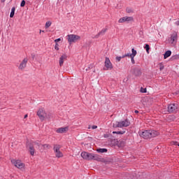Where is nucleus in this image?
Listing matches in <instances>:
<instances>
[{
    "instance_id": "1",
    "label": "nucleus",
    "mask_w": 179,
    "mask_h": 179,
    "mask_svg": "<svg viewBox=\"0 0 179 179\" xmlns=\"http://www.w3.org/2000/svg\"><path fill=\"white\" fill-rule=\"evenodd\" d=\"M80 156L84 160H96V162H100V160H101L100 155L85 151L81 152Z\"/></svg>"
},
{
    "instance_id": "2",
    "label": "nucleus",
    "mask_w": 179,
    "mask_h": 179,
    "mask_svg": "<svg viewBox=\"0 0 179 179\" xmlns=\"http://www.w3.org/2000/svg\"><path fill=\"white\" fill-rule=\"evenodd\" d=\"M131 125V122L128 120L115 121L113 123V128H127Z\"/></svg>"
},
{
    "instance_id": "3",
    "label": "nucleus",
    "mask_w": 179,
    "mask_h": 179,
    "mask_svg": "<svg viewBox=\"0 0 179 179\" xmlns=\"http://www.w3.org/2000/svg\"><path fill=\"white\" fill-rule=\"evenodd\" d=\"M11 164L14 166L18 170H26V164L22 162L20 159H12L10 160Z\"/></svg>"
},
{
    "instance_id": "4",
    "label": "nucleus",
    "mask_w": 179,
    "mask_h": 179,
    "mask_svg": "<svg viewBox=\"0 0 179 179\" xmlns=\"http://www.w3.org/2000/svg\"><path fill=\"white\" fill-rule=\"evenodd\" d=\"M36 115H38L41 121H45V120H49L50 118V114H47L45 110L43 108H40L38 110Z\"/></svg>"
},
{
    "instance_id": "5",
    "label": "nucleus",
    "mask_w": 179,
    "mask_h": 179,
    "mask_svg": "<svg viewBox=\"0 0 179 179\" xmlns=\"http://www.w3.org/2000/svg\"><path fill=\"white\" fill-rule=\"evenodd\" d=\"M54 153L55 155V157H57V159H61V157H64V153L61 152V146L58 144H56L53 147Z\"/></svg>"
},
{
    "instance_id": "6",
    "label": "nucleus",
    "mask_w": 179,
    "mask_h": 179,
    "mask_svg": "<svg viewBox=\"0 0 179 179\" xmlns=\"http://www.w3.org/2000/svg\"><path fill=\"white\" fill-rule=\"evenodd\" d=\"M67 40L69 44H72V43H76V41H79V40H80V36L76 34H69L67 35Z\"/></svg>"
},
{
    "instance_id": "7",
    "label": "nucleus",
    "mask_w": 179,
    "mask_h": 179,
    "mask_svg": "<svg viewBox=\"0 0 179 179\" xmlns=\"http://www.w3.org/2000/svg\"><path fill=\"white\" fill-rule=\"evenodd\" d=\"M169 113H177L178 111V105L177 103H171L168 106Z\"/></svg>"
},
{
    "instance_id": "8",
    "label": "nucleus",
    "mask_w": 179,
    "mask_h": 179,
    "mask_svg": "<svg viewBox=\"0 0 179 179\" xmlns=\"http://www.w3.org/2000/svg\"><path fill=\"white\" fill-rule=\"evenodd\" d=\"M113 69V63L110 61V58L106 57L105 59V71H111Z\"/></svg>"
},
{
    "instance_id": "9",
    "label": "nucleus",
    "mask_w": 179,
    "mask_h": 179,
    "mask_svg": "<svg viewBox=\"0 0 179 179\" xmlns=\"http://www.w3.org/2000/svg\"><path fill=\"white\" fill-rule=\"evenodd\" d=\"M125 22H134V17L125 16V17H121L118 20V23H125Z\"/></svg>"
},
{
    "instance_id": "10",
    "label": "nucleus",
    "mask_w": 179,
    "mask_h": 179,
    "mask_svg": "<svg viewBox=\"0 0 179 179\" xmlns=\"http://www.w3.org/2000/svg\"><path fill=\"white\" fill-rule=\"evenodd\" d=\"M140 136L143 139H150V130H145L140 134Z\"/></svg>"
},
{
    "instance_id": "11",
    "label": "nucleus",
    "mask_w": 179,
    "mask_h": 179,
    "mask_svg": "<svg viewBox=\"0 0 179 179\" xmlns=\"http://www.w3.org/2000/svg\"><path fill=\"white\" fill-rule=\"evenodd\" d=\"M29 59L27 58H24L21 63L20 64V66H18V69H20V71H23L26 66H27V62Z\"/></svg>"
},
{
    "instance_id": "12",
    "label": "nucleus",
    "mask_w": 179,
    "mask_h": 179,
    "mask_svg": "<svg viewBox=\"0 0 179 179\" xmlns=\"http://www.w3.org/2000/svg\"><path fill=\"white\" fill-rule=\"evenodd\" d=\"M177 38H178V35L176 32H174L173 34L171 35V37L169 38V41L171 44H176L177 43Z\"/></svg>"
},
{
    "instance_id": "13",
    "label": "nucleus",
    "mask_w": 179,
    "mask_h": 179,
    "mask_svg": "<svg viewBox=\"0 0 179 179\" xmlns=\"http://www.w3.org/2000/svg\"><path fill=\"white\" fill-rule=\"evenodd\" d=\"M69 131V127H59L57 129L56 132L57 134H66V132Z\"/></svg>"
},
{
    "instance_id": "14",
    "label": "nucleus",
    "mask_w": 179,
    "mask_h": 179,
    "mask_svg": "<svg viewBox=\"0 0 179 179\" xmlns=\"http://www.w3.org/2000/svg\"><path fill=\"white\" fill-rule=\"evenodd\" d=\"M68 58V56L66 55H62L59 59V66H62L64 65V62Z\"/></svg>"
},
{
    "instance_id": "15",
    "label": "nucleus",
    "mask_w": 179,
    "mask_h": 179,
    "mask_svg": "<svg viewBox=\"0 0 179 179\" xmlns=\"http://www.w3.org/2000/svg\"><path fill=\"white\" fill-rule=\"evenodd\" d=\"M150 138H156V136H159L160 133L156 130H150Z\"/></svg>"
},
{
    "instance_id": "16",
    "label": "nucleus",
    "mask_w": 179,
    "mask_h": 179,
    "mask_svg": "<svg viewBox=\"0 0 179 179\" xmlns=\"http://www.w3.org/2000/svg\"><path fill=\"white\" fill-rule=\"evenodd\" d=\"M171 55V50L166 51L164 55V59H167V58H169V57H170Z\"/></svg>"
},
{
    "instance_id": "17",
    "label": "nucleus",
    "mask_w": 179,
    "mask_h": 179,
    "mask_svg": "<svg viewBox=\"0 0 179 179\" xmlns=\"http://www.w3.org/2000/svg\"><path fill=\"white\" fill-rule=\"evenodd\" d=\"M98 153H107V149L106 148H98L96 149Z\"/></svg>"
},
{
    "instance_id": "18",
    "label": "nucleus",
    "mask_w": 179,
    "mask_h": 179,
    "mask_svg": "<svg viewBox=\"0 0 179 179\" xmlns=\"http://www.w3.org/2000/svg\"><path fill=\"white\" fill-rule=\"evenodd\" d=\"M106 31H107V29H102L96 36V38H99V36H101V34H105Z\"/></svg>"
},
{
    "instance_id": "19",
    "label": "nucleus",
    "mask_w": 179,
    "mask_h": 179,
    "mask_svg": "<svg viewBox=\"0 0 179 179\" xmlns=\"http://www.w3.org/2000/svg\"><path fill=\"white\" fill-rule=\"evenodd\" d=\"M35 150H34V147H33V146H30L29 147V152H30V155H31V156H34V153H35Z\"/></svg>"
},
{
    "instance_id": "20",
    "label": "nucleus",
    "mask_w": 179,
    "mask_h": 179,
    "mask_svg": "<svg viewBox=\"0 0 179 179\" xmlns=\"http://www.w3.org/2000/svg\"><path fill=\"white\" fill-rule=\"evenodd\" d=\"M51 24H52V22H51V21L46 22L45 24V29H48L51 26Z\"/></svg>"
},
{
    "instance_id": "21",
    "label": "nucleus",
    "mask_w": 179,
    "mask_h": 179,
    "mask_svg": "<svg viewBox=\"0 0 179 179\" xmlns=\"http://www.w3.org/2000/svg\"><path fill=\"white\" fill-rule=\"evenodd\" d=\"M170 145L171 146H179V143L177 141H171Z\"/></svg>"
},
{
    "instance_id": "22",
    "label": "nucleus",
    "mask_w": 179,
    "mask_h": 179,
    "mask_svg": "<svg viewBox=\"0 0 179 179\" xmlns=\"http://www.w3.org/2000/svg\"><path fill=\"white\" fill-rule=\"evenodd\" d=\"M131 52L132 54L130 55V57H136V50H135V49L132 48L131 49Z\"/></svg>"
},
{
    "instance_id": "23",
    "label": "nucleus",
    "mask_w": 179,
    "mask_h": 179,
    "mask_svg": "<svg viewBox=\"0 0 179 179\" xmlns=\"http://www.w3.org/2000/svg\"><path fill=\"white\" fill-rule=\"evenodd\" d=\"M15 16V7L12 8L11 12L10 14V17H13Z\"/></svg>"
},
{
    "instance_id": "24",
    "label": "nucleus",
    "mask_w": 179,
    "mask_h": 179,
    "mask_svg": "<svg viewBox=\"0 0 179 179\" xmlns=\"http://www.w3.org/2000/svg\"><path fill=\"white\" fill-rule=\"evenodd\" d=\"M113 134H117V135H124L125 131H113Z\"/></svg>"
},
{
    "instance_id": "25",
    "label": "nucleus",
    "mask_w": 179,
    "mask_h": 179,
    "mask_svg": "<svg viewBox=\"0 0 179 179\" xmlns=\"http://www.w3.org/2000/svg\"><path fill=\"white\" fill-rule=\"evenodd\" d=\"M144 48L146 50V52H148V54H149V50H150L149 45L146 44L145 46L144 47Z\"/></svg>"
},
{
    "instance_id": "26",
    "label": "nucleus",
    "mask_w": 179,
    "mask_h": 179,
    "mask_svg": "<svg viewBox=\"0 0 179 179\" xmlns=\"http://www.w3.org/2000/svg\"><path fill=\"white\" fill-rule=\"evenodd\" d=\"M159 70L163 71L164 69V65H163V63H159Z\"/></svg>"
},
{
    "instance_id": "27",
    "label": "nucleus",
    "mask_w": 179,
    "mask_h": 179,
    "mask_svg": "<svg viewBox=\"0 0 179 179\" xmlns=\"http://www.w3.org/2000/svg\"><path fill=\"white\" fill-rule=\"evenodd\" d=\"M24 5H26V1L24 0H22L20 4V6L22 8H23V6H24Z\"/></svg>"
},
{
    "instance_id": "28",
    "label": "nucleus",
    "mask_w": 179,
    "mask_h": 179,
    "mask_svg": "<svg viewBox=\"0 0 179 179\" xmlns=\"http://www.w3.org/2000/svg\"><path fill=\"white\" fill-rule=\"evenodd\" d=\"M55 50H56L57 51H58L59 50V45H58V43L55 44Z\"/></svg>"
},
{
    "instance_id": "29",
    "label": "nucleus",
    "mask_w": 179,
    "mask_h": 179,
    "mask_svg": "<svg viewBox=\"0 0 179 179\" xmlns=\"http://www.w3.org/2000/svg\"><path fill=\"white\" fill-rule=\"evenodd\" d=\"M130 58L131 59V63L135 64V59H134V58H135V57L130 56Z\"/></svg>"
},
{
    "instance_id": "30",
    "label": "nucleus",
    "mask_w": 179,
    "mask_h": 179,
    "mask_svg": "<svg viewBox=\"0 0 179 179\" xmlns=\"http://www.w3.org/2000/svg\"><path fill=\"white\" fill-rule=\"evenodd\" d=\"M59 41H61V38H60L55 40V43H56V44H58V42H59Z\"/></svg>"
},
{
    "instance_id": "31",
    "label": "nucleus",
    "mask_w": 179,
    "mask_h": 179,
    "mask_svg": "<svg viewBox=\"0 0 179 179\" xmlns=\"http://www.w3.org/2000/svg\"><path fill=\"white\" fill-rule=\"evenodd\" d=\"M121 57H116V59L117 61H118V62H120V61H121Z\"/></svg>"
},
{
    "instance_id": "32",
    "label": "nucleus",
    "mask_w": 179,
    "mask_h": 179,
    "mask_svg": "<svg viewBox=\"0 0 179 179\" xmlns=\"http://www.w3.org/2000/svg\"><path fill=\"white\" fill-rule=\"evenodd\" d=\"M92 129H97V126L94 125L92 127Z\"/></svg>"
},
{
    "instance_id": "33",
    "label": "nucleus",
    "mask_w": 179,
    "mask_h": 179,
    "mask_svg": "<svg viewBox=\"0 0 179 179\" xmlns=\"http://www.w3.org/2000/svg\"><path fill=\"white\" fill-rule=\"evenodd\" d=\"M125 57H131V55L127 54L122 57V58H125Z\"/></svg>"
},
{
    "instance_id": "34",
    "label": "nucleus",
    "mask_w": 179,
    "mask_h": 179,
    "mask_svg": "<svg viewBox=\"0 0 179 179\" xmlns=\"http://www.w3.org/2000/svg\"><path fill=\"white\" fill-rule=\"evenodd\" d=\"M175 24H176V26H179V20L176 21V22H175Z\"/></svg>"
},
{
    "instance_id": "35",
    "label": "nucleus",
    "mask_w": 179,
    "mask_h": 179,
    "mask_svg": "<svg viewBox=\"0 0 179 179\" xmlns=\"http://www.w3.org/2000/svg\"><path fill=\"white\" fill-rule=\"evenodd\" d=\"M29 117V115L26 114L24 116V118L26 120V118H27Z\"/></svg>"
},
{
    "instance_id": "36",
    "label": "nucleus",
    "mask_w": 179,
    "mask_h": 179,
    "mask_svg": "<svg viewBox=\"0 0 179 179\" xmlns=\"http://www.w3.org/2000/svg\"><path fill=\"white\" fill-rule=\"evenodd\" d=\"M48 144H45V145H43V148H48Z\"/></svg>"
},
{
    "instance_id": "37",
    "label": "nucleus",
    "mask_w": 179,
    "mask_h": 179,
    "mask_svg": "<svg viewBox=\"0 0 179 179\" xmlns=\"http://www.w3.org/2000/svg\"><path fill=\"white\" fill-rule=\"evenodd\" d=\"M103 137H104V138H108V134H104V135H103Z\"/></svg>"
},
{
    "instance_id": "38",
    "label": "nucleus",
    "mask_w": 179,
    "mask_h": 179,
    "mask_svg": "<svg viewBox=\"0 0 179 179\" xmlns=\"http://www.w3.org/2000/svg\"><path fill=\"white\" fill-rule=\"evenodd\" d=\"M127 13H131V10H127Z\"/></svg>"
},
{
    "instance_id": "39",
    "label": "nucleus",
    "mask_w": 179,
    "mask_h": 179,
    "mask_svg": "<svg viewBox=\"0 0 179 179\" xmlns=\"http://www.w3.org/2000/svg\"><path fill=\"white\" fill-rule=\"evenodd\" d=\"M134 113H135V114H138V113H139V111L135 110Z\"/></svg>"
},
{
    "instance_id": "40",
    "label": "nucleus",
    "mask_w": 179,
    "mask_h": 179,
    "mask_svg": "<svg viewBox=\"0 0 179 179\" xmlns=\"http://www.w3.org/2000/svg\"><path fill=\"white\" fill-rule=\"evenodd\" d=\"M41 32H42V33H44V31L40 30V34H41Z\"/></svg>"
},
{
    "instance_id": "41",
    "label": "nucleus",
    "mask_w": 179,
    "mask_h": 179,
    "mask_svg": "<svg viewBox=\"0 0 179 179\" xmlns=\"http://www.w3.org/2000/svg\"><path fill=\"white\" fill-rule=\"evenodd\" d=\"M142 92H143V93H145V92H146V91H145V90H144V91H142Z\"/></svg>"
},
{
    "instance_id": "42",
    "label": "nucleus",
    "mask_w": 179,
    "mask_h": 179,
    "mask_svg": "<svg viewBox=\"0 0 179 179\" xmlns=\"http://www.w3.org/2000/svg\"><path fill=\"white\" fill-rule=\"evenodd\" d=\"M0 160H1V157H0Z\"/></svg>"
}]
</instances>
